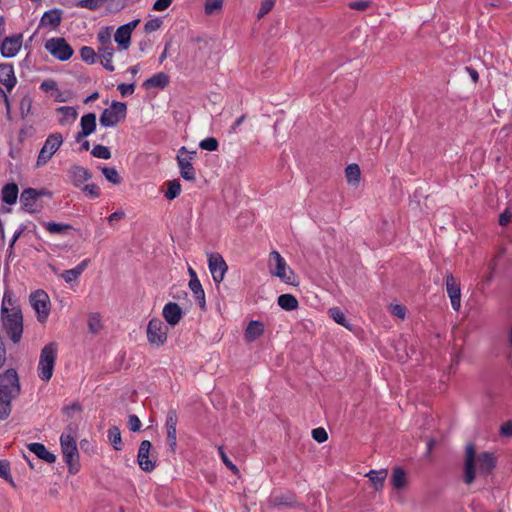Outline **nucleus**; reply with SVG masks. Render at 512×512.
I'll use <instances>...</instances> for the list:
<instances>
[{"instance_id":"obj_36","label":"nucleus","mask_w":512,"mask_h":512,"mask_svg":"<svg viewBox=\"0 0 512 512\" xmlns=\"http://www.w3.org/2000/svg\"><path fill=\"white\" fill-rule=\"evenodd\" d=\"M114 40L120 50H126L131 44V35L118 27L114 34Z\"/></svg>"},{"instance_id":"obj_8","label":"nucleus","mask_w":512,"mask_h":512,"mask_svg":"<svg viewBox=\"0 0 512 512\" xmlns=\"http://www.w3.org/2000/svg\"><path fill=\"white\" fill-rule=\"evenodd\" d=\"M168 327L157 317L150 319L146 335L147 341L152 347H162L166 344L168 338Z\"/></svg>"},{"instance_id":"obj_18","label":"nucleus","mask_w":512,"mask_h":512,"mask_svg":"<svg viewBox=\"0 0 512 512\" xmlns=\"http://www.w3.org/2000/svg\"><path fill=\"white\" fill-rule=\"evenodd\" d=\"M71 183L74 187L80 188L82 184L92 178V173L89 169L78 164L72 165L68 170Z\"/></svg>"},{"instance_id":"obj_40","label":"nucleus","mask_w":512,"mask_h":512,"mask_svg":"<svg viewBox=\"0 0 512 512\" xmlns=\"http://www.w3.org/2000/svg\"><path fill=\"white\" fill-rule=\"evenodd\" d=\"M100 169L103 176L109 183L113 185H119L122 183V177L114 167L103 166L100 167Z\"/></svg>"},{"instance_id":"obj_58","label":"nucleus","mask_w":512,"mask_h":512,"mask_svg":"<svg viewBox=\"0 0 512 512\" xmlns=\"http://www.w3.org/2000/svg\"><path fill=\"white\" fill-rule=\"evenodd\" d=\"M77 7L86 8L91 11H95L100 8V3H97L95 0H79L76 3Z\"/></svg>"},{"instance_id":"obj_14","label":"nucleus","mask_w":512,"mask_h":512,"mask_svg":"<svg viewBox=\"0 0 512 512\" xmlns=\"http://www.w3.org/2000/svg\"><path fill=\"white\" fill-rule=\"evenodd\" d=\"M22 44V33L7 36L0 42V53L5 58H12L20 51Z\"/></svg>"},{"instance_id":"obj_16","label":"nucleus","mask_w":512,"mask_h":512,"mask_svg":"<svg viewBox=\"0 0 512 512\" xmlns=\"http://www.w3.org/2000/svg\"><path fill=\"white\" fill-rule=\"evenodd\" d=\"M162 315L168 325L175 327L183 318L184 311L177 303L168 302L163 307Z\"/></svg>"},{"instance_id":"obj_32","label":"nucleus","mask_w":512,"mask_h":512,"mask_svg":"<svg viewBox=\"0 0 512 512\" xmlns=\"http://www.w3.org/2000/svg\"><path fill=\"white\" fill-rule=\"evenodd\" d=\"M372 485L374 486L376 491H379L383 488L384 481L387 477V470H370L367 475Z\"/></svg>"},{"instance_id":"obj_33","label":"nucleus","mask_w":512,"mask_h":512,"mask_svg":"<svg viewBox=\"0 0 512 512\" xmlns=\"http://www.w3.org/2000/svg\"><path fill=\"white\" fill-rule=\"evenodd\" d=\"M81 130L87 132L89 135L95 132L97 127V118L95 113H87L81 117L80 120Z\"/></svg>"},{"instance_id":"obj_60","label":"nucleus","mask_w":512,"mask_h":512,"mask_svg":"<svg viewBox=\"0 0 512 512\" xmlns=\"http://www.w3.org/2000/svg\"><path fill=\"white\" fill-rule=\"evenodd\" d=\"M62 278L66 283H72L77 280V278L80 276L78 271L73 269L64 270L62 273Z\"/></svg>"},{"instance_id":"obj_3","label":"nucleus","mask_w":512,"mask_h":512,"mask_svg":"<svg viewBox=\"0 0 512 512\" xmlns=\"http://www.w3.org/2000/svg\"><path fill=\"white\" fill-rule=\"evenodd\" d=\"M0 318L2 330L7 338L13 344H19L24 331V319L21 307H7L1 305Z\"/></svg>"},{"instance_id":"obj_5","label":"nucleus","mask_w":512,"mask_h":512,"mask_svg":"<svg viewBox=\"0 0 512 512\" xmlns=\"http://www.w3.org/2000/svg\"><path fill=\"white\" fill-rule=\"evenodd\" d=\"M60 446L63 460L68 466L69 473L77 474L80 470V462L76 440L72 435L63 433L60 436Z\"/></svg>"},{"instance_id":"obj_51","label":"nucleus","mask_w":512,"mask_h":512,"mask_svg":"<svg viewBox=\"0 0 512 512\" xmlns=\"http://www.w3.org/2000/svg\"><path fill=\"white\" fill-rule=\"evenodd\" d=\"M223 5V0H206L204 11L207 15L213 14L216 10H220Z\"/></svg>"},{"instance_id":"obj_19","label":"nucleus","mask_w":512,"mask_h":512,"mask_svg":"<svg viewBox=\"0 0 512 512\" xmlns=\"http://www.w3.org/2000/svg\"><path fill=\"white\" fill-rule=\"evenodd\" d=\"M0 83L5 86L8 92L17 84V78L15 76L14 67L11 63L0 64Z\"/></svg>"},{"instance_id":"obj_38","label":"nucleus","mask_w":512,"mask_h":512,"mask_svg":"<svg viewBox=\"0 0 512 512\" xmlns=\"http://www.w3.org/2000/svg\"><path fill=\"white\" fill-rule=\"evenodd\" d=\"M56 111L62 115L59 119L60 124H65L69 120H76L78 113L75 107L72 106H61L56 109Z\"/></svg>"},{"instance_id":"obj_2","label":"nucleus","mask_w":512,"mask_h":512,"mask_svg":"<svg viewBox=\"0 0 512 512\" xmlns=\"http://www.w3.org/2000/svg\"><path fill=\"white\" fill-rule=\"evenodd\" d=\"M21 393V384L15 368L0 373V420H6L12 411V400Z\"/></svg>"},{"instance_id":"obj_30","label":"nucleus","mask_w":512,"mask_h":512,"mask_svg":"<svg viewBox=\"0 0 512 512\" xmlns=\"http://www.w3.org/2000/svg\"><path fill=\"white\" fill-rule=\"evenodd\" d=\"M41 225L50 233L54 235H62L67 230L74 229L71 224L68 223H58L55 221H43Z\"/></svg>"},{"instance_id":"obj_62","label":"nucleus","mask_w":512,"mask_h":512,"mask_svg":"<svg viewBox=\"0 0 512 512\" xmlns=\"http://www.w3.org/2000/svg\"><path fill=\"white\" fill-rule=\"evenodd\" d=\"M72 411H77V412L82 411V406L78 401H75V402L71 403L70 405H66L62 408V412L68 417L71 416Z\"/></svg>"},{"instance_id":"obj_12","label":"nucleus","mask_w":512,"mask_h":512,"mask_svg":"<svg viewBox=\"0 0 512 512\" xmlns=\"http://www.w3.org/2000/svg\"><path fill=\"white\" fill-rule=\"evenodd\" d=\"M270 259L275 261V269L272 273L280 278L281 281L294 285L295 273L291 268L287 267L286 261L281 254L274 250L270 253Z\"/></svg>"},{"instance_id":"obj_26","label":"nucleus","mask_w":512,"mask_h":512,"mask_svg":"<svg viewBox=\"0 0 512 512\" xmlns=\"http://www.w3.org/2000/svg\"><path fill=\"white\" fill-rule=\"evenodd\" d=\"M177 163L180 170V176L189 182H194L196 180V171L193 166V162H190L188 159L177 155Z\"/></svg>"},{"instance_id":"obj_50","label":"nucleus","mask_w":512,"mask_h":512,"mask_svg":"<svg viewBox=\"0 0 512 512\" xmlns=\"http://www.w3.org/2000/svg\"><path fill=\"white\" fill-rule=\"evenodd\" d=\"M32 108V98L27 94L20 100L19 110L21 117L24 119L28 116Z\"/></svg>"},{"instance_id":"obj_27","label":"nucleus","mask_w":512,"mask_h":512,"mask_svg":"<svg viewBox=\"0 0 512 512\" xmlns=\"http://www.w3.org/2000/svg\"><path fill=\"white\" fill-rule=\"evenodd\" d=\"M188 286L193 292L195 300L202 311H206L205 292L198 277L189 280Z\"/></svg>"},{"instance_id":"obj_29","label":"nucleus","mask_w":512,"mask_h":512,"mask_svg":"<svg viewBox=\"0 0 512 512\" xmlns=\"http://www.w3.org/2000/svg\"><path fill=\"white\" fill-rule=\"evenodd\" d=\"M329 316L339 325L345 327L349 331L355 330V325L351 323L349 319H347L344 312L339 307H332L328 311Z\"/></svg>"},{"instance_id":"obj_21","label":"nucleus","mask_w":512,"mask_h":512,"mask_svg":"<svg viewBox=\"0 0 512 512\" xmlns=\"http://www.w3.org/2000/svg\"><path fill=\"white\" fill-rule=\"evenodd\" d=\"M63 19V10L60 8H52L46 12L41 17L39 26H50L51 28H57Z\"/></svg>"},{"instance_id":"obj_39","label":"nucleus","mask_w":512,"mask_h":512,"mask_svg":"<svg viewBox=\"0 0 512 512\" xmlns=\"http://www.w3.org/2000/svg\"><path fill=\"white\" fill-rule=\"evenodd\" d=\"M181 193V184L178 179H173L167 182V190L164 196L167 200L176 199Z\"/></svg>"},{"instance_id":"obj_57","label":"nucleus","mask_w":512,"mask_h":512,"mask_svg":"<svg viewBox=\"0 0 512 512\" xmlns=\"http://www.w3.org/2000/svg\"><path fill=\"white\" fill-rule=\"evenodd\" d=\"M372 2L369 0H360V1H354L350 2L348 4V7L353 10H359L364 11L368 9L371 6Z\"/></svg>"},{"instance_id":"obj_6","label":"nucleus","mask_w":512,"mask_h":512,"mask_svg":"<svg viewBox=\"0 0 512 512\" xmlns=\"http://www.w3.org/2000/svg\"><path fill=\"white\" fill-rule=\"evenodd\" d=\"M127 116V104L113 100L109 108H105L99 118L102 127H115Z\"/></svg>"},{"instance_id":"obj_25","label":"nucleus","mask_w":512,"mask_h":512,"mask_svg":"<svg viewBox=\"0 0 512 512\" xmlns=\"http://www.w3.org/2000/svg\"><path fill=\"white\" fill-rule=\"evenodd\" d=\"M170 83V77L164 72H158L151 76L150 78L146 79L142 86L145 89H151V88H158L163 90L166 88Z\"/></svg>"},{"instance_id":"obj_45","label":"nucleus","mask_w":512,"mask_h":512,"mask_svg":"<svg viewBox=\"0 0 512 512\" xmlns=\"http://www.w3.org/2000/svg\"><path fill=\"white\" fill-rule=\"evenodd\" d=\"M88 328L89 331L93 334L98 333L101 328V316L99 313H91L88 317Z\"/></svg>"},{"instance_id":"obj_11","label":"nucleus","mask_w":512,"mask_h":512,"mask_svg":"<svg viewBox=\"0 0 512 512\" xmlns=\"http://www.w3.org/2000/svg\"><path fill=\"white\" fill-rule=\"evenodd\" d=\"M62 143L63 136L61 133L50 134L39 151L36 167L44 166L60 148Z\"/></svg>"},{"instance_id":"obj_13","label":"nucleus","mask_w":512,"mask_h":512,"mask_svg":"<svg viewBox=\"0 0 512 512\" xmlns=\"http://www.w3.org/2000/svg\"><path fill=\"white\" fill-rule=\"evenodd\" d=\"M208 256V268L216 284L223 281L228 265L223 256L218 252H211Z\"/></svg>"},{"instance_id":"obj_7","label":"nucleus","mask_w":512,"mask_h":512,"mask_svg":"<svg viewBox=\"0 0 512 512\" xmlns=\"http://www.w3.org/2000/svg\"><path fill=\"white\" fill-rule=\"evenodd\" d=\"M44 48L51 56L62 62L68 61L74 54V49L64 37L48 39L44 44Z\"/></svg>"},{"instance_id":"obj_47","label":"nucleus","mask_w":512,"mask_h":512,"mask_svg":"<svg viewBox=\"0 0 512 512\" xmlns=\"http://www.w3.org/2000/svg\"><path fill=\"white\" fill-rule=\"evenodd\" d=\"M218 453L220 455V458L222 462L225 464V466L234 474L239 475L240 471L238 467L230 460V458L227 456L223 446H220L218 448Z\"/></svg>"},{"instance_id":"obj_43","label":"nucleus","mask_w":512,"mask_h":512,"mask_svg":"<svg viewBox=\"0 0 512 512\" xmlns=\"http://www.w3.org/2000/svg\"><path fill=\"white\" fill-rule=\"evenodd\" d=\"M177 423H178L177 412L175 409H170L167 412L166 422H165V428H166L167 433H169V431H172V433L177 432V430H176Z\"/></svg>"},{"instance_id":"obj_52","label":"nucleus","mask_w":512,"mask_h":512,"mask_svg":"<svg viewBox=\"0 0 512 512\" xmlns=\"http://www.w3.org/2000/svg\"><path fill=\"white\" fill-rule=\"evenodd\" d=\"M163 24V21L160 17H155L153 19L148 20L144 25V31L145 33H152L156 30H158L161 25Z\"/></svg>"},{"instance_id":"obj_61","label":"nucleus","mask_w":512,"mask_h":512,"mask_svg":"<svg viewBox=\"0 0 512 512\" xmlns=\"http://www.w3.org/2000/svg\"><path fill=\"white\" fill-rule=\"evenodd\" d=\"M98 52L100 53V55L103 59L102 61L107 60V59L112 60L113 55H114V48L112 45L103 46L98 49Z\"/></svg>"},{"instance_id":"obj_59","label":"nucleus","mask_w":512,"mask_h":512,"mask_svg":"<svg viewBox=\"0 0 512 512\" xmlns=\"http://www.w3.org/2000/svg\"><path fill=\"white\" fill-rule=\"evenodd\" d=\"M512 219V211L509 208H506L498 218V224L502 227L507 226Z\"/></svg>"},{"instance_id":"obj_28","label":"nucleus","mask_w":512,"mask_h":512,"mask_svg":"<svg viewBox=\"0 0 512 512\" xmlns=\"http://www.w3.org/2000/svg\"><path fill=\"white\" fill-rule=\"evenodd\" d=\"M390 481H391V484L394 489H396V490L404 489L407 485L406 471L400 466H395L392 470V475H391Z\"/></svg>"},{"instance_id":"obj_64","label":"nucleus","mask_w":512,"mask_h":512,"mask_svg":"<svg viewBox=\"0 0 512 512\" xmlns=\"http://www.w3.org/2000/svg\"><path fill=\"white\" fill-rule=\"evenodd\" d=\"M499 433L503 437L512 436V421H507L500 426Z\"/></svg>"},{"instance_id":"obj_49","label":"nucleus","mask_w":512,"mask_h":512,"mask_svg":"<svg viewBox=\"0 0 512 512\" xmlns=\"http://www.w3.org/2000/svg\"><path fill=\"white\" fill-rule=\"evenodd\" d=\"M199 147L202 150L213 152L218 149L219 142L215 137H207L200 141Z\"/></svg>"},{"instance_id":"obj_56","label":"nucleus","mask_w":512,"mask_h":512,"mask_svg":"<svg viewBox=\"0 0 512 512\" xmlns=\"http://www.w3.org/2000/svg\"><path fill=\"white\" fill-rule=\"evenodd\" d=\"M142 423L137 415L131 414L128 417V427L132 432H138L141 430Z\"/></svg>"},{"instance_id":"obj_15","label":"nucleus","mask_w":512,"mask_h":512,"mask_svg":"<svg viewBox=\"0 0 512 512\" xmlns=\"http://www.w3.org/2000/svg\"><path fill=\"white\" fill-rule=\"evenodd\" d=\"M445 284L448 297L451 301V306L455 311H458L461 306V288L456 279L451 273H447L445 277Z\"/></svg>"},{"instance_id":"obj_35","label":"nucleus","mask_w":512,"mask_h":512,"mask_svg":"<svg viewBox=\"0 0 512 512\" xmlns=\"http://www.w3.org/2000/svg\"><path fill=\"white\" fill-rule=\"evenodd\" d=\"M296 497L292 493L281 494L273 498V507H293L296 504Z\"/></svg>"},{"instance_id":"obj_63","label":"nucleus","mask_w":512,"mask_h":512,"mask_svg":"<svg viewBox=\"0 0 512 512\" xmlns=\"http://www.w3.org/2000/svg\"><path fill=\"white\" fill-rule=\"evenodd\" d=\"M40 89L44 92H49V91L57 90L58 85H57L56 81H54L52 79H47V80H44L40 84Z\"/></svg>"},{"instance_id":"obj_10","label":"nucleus","mask_w":512,"mask_h":512,"mask_svg":"<svg viewBox=\"0 0 512 512\" xmlns=\"http://www.w3.org/2000/svg\"><path fill=\"white\" fill-rule=\"evenodd\" d=\"M29 301L35 310L37 320L40 323H45L49 316L51 307L48 294L44 290L38 289L30 294Z\"/></svg>"},{"instance_id":"obj_23","label":"nucleus","mask_w":512,"mask_h":512,"mask_svg":"<svg viewBox=\"0 0 512 512\" xmlns=\"http://www.w3.org/2000/svg\"><path fill=\"white\" fill-rule=\"evenodd\" d=\"M265 326L264 323L259 320H251L245 331L244 339L247 343H252L259 339L264 334Z\"/></svg>"},{"instance_id":"obj_4","label":"nucleus","mask_w":512,"mask_h":512,"mask_svg":"<svg viewBox=\"0 0 512 512\" xmlns=\"http://www.w3.org/2000/svg\"><path fill=\"white\" fill-rule=\"evenodd\" d=\"M57 352L58 344L56 342H50L41 349L37 373L44 382H48L53 376Z\"/></svg>"},{"instance_id":"obj_48","label":"nucleus","mask_w":512,"mask_h":512,"mask_svg":"<svg viewBox=\"0 0 512 512\" xmlns=\"http://www.w3.org/2000/svg\"><path fill=\"white\" fill-rule=\"evenodd\" d=\"M81 190L90 199H96L100 196V188L95 183L85 184L81 186Z\"/></svg>"},{"instance_id":"obj_31","label":"nucleus","mask_w":512,"mask_h":512,"mask_svg":"<svg viewBox=\"0 0 512 512\" xmlns=\"http://www.w3.org/2000/svg\"><path fill=\"white\" fill-rule=\"evenodd\" d=\"M277 304L285 311H293L299 306L297 298L290 293L281 294L277 299Z\"/></svg>"},{"instance_id":"obj_42","label":"nucleus","mask_w":512,"mask_h":512,"mask_svg":"<svg viewBox=\"0 0 512 512\" xmlns=\"http://www.w3.org/2000/svg\"><path fill=\"white\" fill-rule=\"evenodd\" d=\"M80 57L83 62L92 65L96 62L97 55L92 47L82 46L80 48Z\"/></svg>"},{"instance_id":"obj_41","label":"nucleus","mask_w":512,"mask_h":512,"mask_svg":"<svg viewBox=\"0 0 512 512\" xmlns=\"http://www.w3.org/2000/svg\"><path fill=\"white\" fill-rule=\"evenodd\" d=\"M0 478L8 482L12 487H16L11 475L10 462L6 459H0Z\"/></svg>"},{"instance_id":"obj_24","label":"nucleus","mask_w":512,"mask_h":512,"mask_svg":"<svg viewBox=\"0 0 512 512\" xmlns=\"http://www.w3.org/2000/svg\"><path fill=\"white\" fill-rule=\"evenodd\" d=\"M19 188L15 182L6 183L1 190L2 203L12 206L16 204L18 199Z\"/></svg>"},{"instance_id":"obj_20","label":"nucleus","mask_w":512,"mask_h":512,"mask_svg":"<svg viewBox=\"0 0 512 512\" xmlns=\"http://www.w3.org/2000/svg\"><path fill=\"white\" fill-rule=\"evenodd\" d=\"M36 188H25L20 195L21 209L27 213L33 214L36 210L33 208L37 202Z\"/></svg>"},{"instance_id":"obj_54","label":"nucleus","mask_w":512,"mask_h":512,"mask_svg":"<svg viewBox=\"0 0 512 512\" xmlns=\"http://www.w3.org/2000/svg\"><path fill=\"white\" fill-rule=\"evenodd\" d=\"M136 84L132 83H120L117 86V90L120 92L122 97L130 96L134 93Z\"/></svg>"},{"instance_id":"obj_53","label":"nucleus","mask_w":512,"mask_h":512,"mask_svg":"<svg viewBox=\"0 0 512 512\" xmlns=\"http://www.w3.org/2000/svg\"><path fill=\"white\" fill-rule=\"evenodd\" d=\"M312 438L319 444L328 440V433L323 427H318L312 430Z\"/></svg>"},{"instance_id":"obj_37","label":"nucleus","mask_w":512,"mask_h":512,"mask_svg":"<svg viewBox=\"0 0 512 512\" xmlns=\"http://www.w3.org/2000/svg\"><path fill=\"white\" fill-rule=\"evenodd\" d=\"M345 176L349 184H358L360 181L361 171L356 163H351L345 168Z\"/></svg>"},{"instance_id":"obj_44","label":"nucleus","mask_w":512,"mask_h":512,"mask_svg":"<svg viewBox=\"0 0 512 512\" xmlns=\"http://www.w3.org/2000/svg\"><path fill=\"white\" fill-rule=\"evenodd\" d=\"M91 155L95 158L108 160L111 158V151L109 147L97 144L91 150Z\"/></svg>"},{"instance_id":"obj_9","label":"nucleus","mask_w":512,"mask_h":512,"mask_svg":"<svg viewBox=\"0 0 512 512\" xmlns=\"http://www.w3.org/2000/svg\"><path fill=\"white\" fill-rule=\"evenodd\" d=\"M137 463L140 469L147 473L156 468L157 452L149 440L141 441L137 453Z\"/></svg>"},{"instance_id":"obj_46","label":"nucleus","mask_w":512,"mask_h":512,"mask_svg":"<svg viewBox=\"0 0 512 512\" xmlns=\"http://www.w3.org/2000/svg\"><path fill=\"white\" fill-rule=\"evenodd\" d=\"M113 27L111 26H105L102 27L98 34H97V40L100 44L103 46L112 45L111 44V33H112Z\"/></svg>"},{"instance_id":"obj_22","label":"nucleus","mask_w":512,"mask_h":512,"mask_svg":"<svg viewBox=\"0 0 512 512\" xmlns=\"http://www.w3.org/2000/svg\"><path fill=\"white\" fill-rule=\"evenodd\" d=\"M27 449L34 453L40 460L52 464L56 461V455L50 452L46 446L39 442H32L27 444Z\"/></svg>"},{"instance_id":"obj_1","label":"nucleus","mask_w":512,"mask_h":512,"mask_svg":"<svg viewBox=\"0 0 512 512\" xmlns=\"http://www.w3.org/2000/svg\"><path fill=\"white\" fill-rule=\"evenodd\" d=\"M496 467L497 457L493 452L477 453L474 443L469 442L466 445L463 466V481L465 484L470 485L475 481L477 469L480 477L487 478L492 475Z\"/></svg>"},{"instance_id":"obj_34","label":"nucleus","mask_w":512,"mask_h":512,"mask_svg":"<svg viewBox=\"0 0 512 512\" xmlns=\"http://www.w3.org/2000/svg\"><path fill=\"white\" fill-rule=\"evenodd\" d=\"M107 437L116 451H121L123 449L124 443L122 441L120 429L117 426H112L108 429Z\"/></svg>"},{"instance_id":"obj_55","label":"nucleus","mask_w":512,"mask_h":512,"mask_svg":"<svg viewBox=\"0 0 512 512\" xmlns=\"http://www.w3.org/2000/svg\"><path fill=\"white\" fill-rule=\"evenodd\" d=\"M274 4H275L274 1L262 0L260 9L257 14L258 19H260V18L264 17L266 14H268L274 7Z\"/></svg>"},{"instance_id":"obj_17","label":"nucleus","mask_w":512,"mask_h":512,"mask_svg":"<svg viewBox=\"0 0 512 512\" xmlns=\"http://www.w3.org/2000/svg\"><path fill=\"white\" fill-rule=\"evenodd\" d=\"M190 41L196 45L195 57L203 58L209 56L212 51V38L206 34L192 35Z\"/></svg>"}]
</instances>
